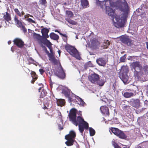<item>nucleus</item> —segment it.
Masks as SVG:
<instances>
[{"label":"nucleus","mask_w":148,"mask_h":148,"mask_svg":"<svg viewBox=\"0 0 148 148\" xmlns=\"http://www.w3.org/2000/svg\"><path fill=\"white\" fill-rule=\"evenodd\" d=\"M77 110L74 108H72L69 111L68 114L69 120L76 126L78 125L79 130L81 133H83L84 129L87 130L89 127L88 124L84 120L82 117V112L79 111L77 113Z\"/></svg>","instance_id":"f257e3e1"},{"label":"nucleus","mask_w":148,"mask_h":148,"mask_svg":"<svg viewBox=\"0 0 148 148\" xmlns=\"http://www.w3.org/2000/svg\"><path fill=\"white\" fill-rule=\"evenodd\" d=\"M97 5L103 8V6H105L106 9V13L108 15L111 16L113 19L115 18L116 23L114 24L115 26L117 27H121L124 26V21L123 19L118 18L115 16L114 10L110 6L112 7L114 5V3L112 0H104L100 1L96 0Z\"/></svg>","instance_id":"f03ea898"},{"label":"nucleus","mask_w":148,"mask_h":148,"mask_svg":"<svg viewBox=\"0 0 148 148\" xmlns=\"http://www.w3.org/2000/svg\"><path fill=\"white\" fill-rule=\"evenodd\" d=\"M130 67L132 69L134 70V76L138 80L140 79L144 75H148V66L145 65L143 66L139 61L132 62L130 65Z\"/></svg>","instance_id":"7ed1b4c3"},{"label":"nucleus","mask_w":148,"mask_h":148,"mask_svg":"<svg viewBox=\"0 0 148 148\" xmlns=\"http://www.w3.org/2000/svg\"><path fill=\"white\" fill-rule=\"evenodd\" d=\"M65 48L67 52L73 56L78 59H80L81 57L79 52L75 47L67 44L65 45Z\"/></svg>","instance_id":"20e7f679"},{"label":"nucleus","mask_w":148,"mask_h":148,"mask_svg":"<svg viewBox=\"0 0 148 148\" xmlns=\"http://www.w3.org/2000/svg\"><path fill=\"white\" fill-rule=\"evenodd\" d=\"M76 133L73 131H71L68 134L65 136V139L67 140L65 144L68 146H71L73 145L75 141Z\"/></svg>","instance_id":"39448f33"},{"label":"nucleus","mask_w":148,"mask_h":148,"mask_svg":"<svg viewBox=\"0 0 148 148\" xmlns=\"http://www.w3.org/2000/svg\"><path fill=\"white\" fill-rule=\"evenodd\" d=\"M111 131L115 135L120 138L124 139L127 138L126 135L123 132L118 128L112 127Z\"/></svg>","instance_id":"423d86ee"},{"label":"nucleus","mask_w":148,"mask_h":148,"mask_svg":"<svg viewBox=\"0 0 148 148\" xmlns=\"http://www.w3.org/2000/svg\"><path fill=\"white\" fill-rule=\"evenodd\" d=\"M55 75L58 77L62 79H64L66 77V74L62 67L61 66L55 72Z\"/></svg>","instance_id":"0eeeda50"},{"label":"nucleus","mask_w":148,"mask_h":148,"mask_svg":"<svg viewBox=\"0 0 148 148\" xmlns=\"http://www.w3.org/2000/svg\"><path fill=\"white\" fill-rule=\"evenodd\" d=\"M121 4L120 10L124 12H127L129 10L128 4L125 0H118Z\"/></svg>","instance_id":"6e6552de"},{"label":"nucleus","mask_w":148,"mask_h":148,"mask_svg":"<svg viewBox=\"0 0 148 148\" xmlns=\"http://www.w3.org/2000/svg\"><path fill=\"white\" fill-rule=\"evenodd\" d=\"M14 44L20 48H23L25 45L24 42L20 38H16L13 40Z\"/></svg>","instance_id":"1a4fd4ad"},{"label":"nucleus","mask_w":148,"mask_h":148,"mask_svg":"<svg viewBox=\"0 0 148 148\" xmlns=\"http://www.w3.org/2000/svg\"><path fill=\"white\" fill-rule=\"evenodd\" d=\"M88 79L91 82L95 84L99 79V77L98 75L94 73L89 75Z\"/></svg>","instance_id":"9d476101"},{"label":"nucleus","mask_w":148,"mask_h":148,"mask_svg":"<svg viewBox=\"0 0 148 148\" xmlns=\"http://www.w3.org/2000/svg\"><path fill=\"white\" fill-rule=\"evenodd\" d=\"M121 40L123 43L128 46H131V45L132 40L128 36L122 37Z\"/></svg>","instance_id":"9b49d317"},{"label":"nucleus","mask_w":148,"mask_h":148,"mask_svg":"<svg viewBox=\"0 0 148 148\" xmlns=\"http://www.w3.org/2000/svg\"><path fill=\"white\" fill-rule=\"evenodd\" d=\"M132 106L135 108H138L140 106V100L139 99H132L130 100Z\"/></svg>","instance_id":"f8f14e48"},{"label":"nucleus","mask_w":148,"mask_h":148,"mask_svg":"<svg viewBox=\"0 0 148 148\" xmlns=\"http://www.w3.org/2000/svg\"><path fill=\"white\" fill-rule=\"evenodd\" d=\"M101 112L105 115L109 116L110 115L109 108L106 106H102L100 107Z\"/></svg>","instance_id":"ddd939ff"},{"label":"nucleus","mask_w":148,"mask_h":148,"mask_svg":"<svg viewBox=\"0 0 148 148\" xmlns=\"http://www.w3.org/2000/svg\"><path fill=\"white\" fill-rule=\"evenodd\" d=\"M41 32L44 39H46L49 38V36L48 34V33L49 32V29L46 28H44L41 29Z\"/></svg>","instance_id":"4468645a"},{"label":"nucleus","mask_w":148,"mask_h":148,"mask_svg":"<svg viewBox=\"0 0 148 148\" xmlns=\"http://www.w3.org/2000/svg\"><path fill=\"white\" fill-rule=\"evenodd\" d=\"M97 63L100 66H104L106 63V60L103 58H100L96 60Z\"/></svg>","instance_id":"2eb2a0df"},{"label":"nucleus","mask_w":148,"mask_h":148,"mask_svg":"<svg viewBox=\"0 0 148 148\" xmlns=\"http://www.w3.org/2000/svg\"><path fill=\"white\" fill-rule=\"evenodd\" d=\"M129 71V68L127 66H123L121 68L120 74L127 75Z\"/></svg>","instance_id":"dca6fc26"},{"label":"nucleus","mask_w":148,"mask_h":148,"mask_svg":"<svg viewBox=\"0 0 148 148\" xmlns=\"http://www.w3.org/2000/svg\"><path fill=\"white\" fill-rule=\"evenodd\" d=\"M77 97V96L72 93L67 98L68 99V101L70 102H74L75 101L77 102V101L76 100V97Z\"/></svg>","instance_id":"f3484780"},{"label":"nucleus","mask_w":148,"mask_h":148,"mask_svg":"<svg viewBox=\"0 0 148 148\" xmlns=\"http://www.w3.org/2000/svg\"><path fill=\"white\" fill-rule=\"evenodd\" d=\"M119 77L122 81L124 83L128 82L129 77L127 75H119Z\"/></svg>","instance_id":"a211bd4d"},{"label":"nucleus","mask_w":148,"mask_h":148,"mask_svg":"<svg viewBox=\"0 0 148 148\" xmlns=\"http://www.w3.org/2000/svg\"><path fill=\"white\" fill-rule=\"evenodd\" d=\"M3 19L5 22H9L11 20V17L10 14L7 12H6L5 14H4L3 16Z\"/></svg>","instance_id":"6ab92c4d"},{"label":"nucleus","mask_w":148,"mask_h":148,"mask_svg":"<svg viewBox=\"0 0 148 148\" xmlns=\"http://www.w3.org/2000/svg\"><path fill=\"white\" fill-rule=\"evenodd\" d=\"M14 21L16 24V25L19 27H21V26L23 25L21 21L18 20V17L16 16H15L14 18Z\"/></svg>","instance_id":"aec40b11"},{"label":"nucleus","mask_w":148,"mask_h":148,"mask_svg":"<svg viewBox=\"0 0 148 148\" xmlns=\"http://www.w3.org/2000/svg\"><path fill=\"white\" fill-rule=\"evenodd\" d=\"M49 36L51 39L56 40H58L59 38V36L54 33H51L50 34Z\"/></svg>","instance_id":"412c9836"},{"label":"nucleus","mask_w":148,"mask_h":148,"mask_svg":"<svg viewBox=\"0 0 148 148\" xmlns=\"http://www.w3.org/2000/svg\"><path fill=\"white\" fill-rule=\"evenodd\" d=\"M81 5L83 8H86L89 6V3L87 0H81Z\"/></svg>","instance_id":"4be33fe9"},{"label":"nucleus","mask_w":148,"mask_h":148,"mask_svg":"<svg viewBox=\"0 0 148 148\" xmlns=\"http://www.w3.org/2000/svg\"><path fill=\"white\" fill-rule=\"evenodd\" d=\"M76 100L77 101V103L79 105L82 106H84V105L85 104V103L83 100L77 96L76 97Z\"/></svg>","instance_id":"5701e85b"},{"label":"nucleus","mask_w":148,"mask_h":148,"mask_svg":"<svg viewBox=\"0 0 148 148\" xmlns=\"http://www.w3.org/2000/svg\"><path fill=\"white\" fill-rule=\"evenodd\" d=\"M14 11L17 15L19 17L23 16L25 14V13L24 11H22L20 12L18 9L17 8L14 9Z\"/></svg>","instance_id":"b1692460"},{"label":"nucleus","mask_w":148,"mask_h":148,"mask_svg":"<svg viewBox=\"0 0 148 148\" xmlns=\"http://www.w3.org/2000/svg\"><path fill=\"white\" fill-rule=\"evenodd\" d=\"M57 103L58 106H62L64 105L65 101L63 99H58L57 100Z\"/></svg>","instance_id":"393cba45"},{"label":"nucleus","mask_w":148,"mask_h":148,"mask_svg":"<svg viewBox=\"0 0 148 148\" xmlns=\"http://www.w3.org/2000/svg\"><path fill=\"white\" fill-rule=\"evenodd\" d=\"M123 96L125 98H130L133 97L134 95V94L132 92H125L123 94Z\"/></svg>","instance_id":"a878e982"},{"label":"nucleus","mask_w":148,"mask_h":148,"mask_svg":"<svg viewBox=\"0 0 148 148\" xmlns=\"http://www.w3.org/2000/svg\"><path fill=\"white\" fill-rule=\"evenodd\" d=\"M43 43L46 45L47 47L49 48H50L51 47V43L49 40L47 39V38L44 39V40H43Z\"/></svg>","instance_id":"bb28decb"},{"label":"nucleus","mask_w":148,"mask_h":148,"mask_svg":"<svg viewBox=\"0 0 148 148\" xmlns=\"http://www.w3.org/2000/svg\"><path fill=\"white\" fill-rule=\"evenodd\" d=\"M62 93L67 97L69 96L71 94L70 91L69 90H63L62 91Z\"/></svg>","instance_id":"cd10ccee"},{"label":"nucleus","mask_w":148,"mask_h":148,"mask_svg":"<svg viewBox=\"0 0 148 148\" xmlns=\"http://www.w3.org/2000/svg\"><path fill=\"white\" fill-rule=\"evenodd\" d=\"M47 93L46 90L44 89H42L40 95V98H43L46 95Z\"/></svg>","instance_id":"c85d7f7f"},{"label":"nucleus","mask_w":148,"mask_h":148,"mask_svg":"<svg viewBox=\"0 0 148 148\" xmlns=\"http://www.w3.org/2000/svg\"><path fill=\"white\" fill-rule=\"evenodd\" d=\"M55 32H57L60 35L65 37L66 38V39H65V40H64V41L66 42H67V36L66 34H62L59 31H58L57 30H55Z\"/></svg>","instance_id":"c756f323"},{"label":"nucleus","mask_w":148,"mask_h":148,"mask_svg":"<svg viewBox=\"0 0 148 148\" xmlns=\"http://www.w3.org/2000/svg\"><path fill=\"white\" fill-rule=\"evenodd\" d=\"M89 130L90 136H92L94 135L95 133V130L91 127H90Z\"/></svg>","instance_id":"7c9ffc66"},{"label":"nucleus","mask_w":148,"mask_h":148,"mask_svg":"<svg viewBox=\"0 0 148 148\" xmlns=\"http://www.w3.org/2000/svg\"><path fill=\"white\" fill-rule=\"evenodd\" d=\"M31 74L33 79H35V80H36L37 79L38 76L35 72L32 71L31 73Z\"/></svg>","instance_id":"2f4dec72"},{"label":"nucleus","mask_w":148,"mask_h":148,"mask_svg":"<svg viewBox=\"0 0 148 148\" xmlns=\"http://www.w3.org/2000/svg\"><path fill=\"white\" fill-rule=\"evenodd\" d=\"M33 36L34 38H36L38 40H39L41 37V36L39 34L34 33L33 34Z\"/></svg>","instance_id":"473e14b6"},{"label":"nucleus","mask_w":148,"mask_h":148,"mask_svg":"<svg viewBox=\"0 0 148 148\" xmlns=\"http://www.w3.org/2000/svg\"><path fill=\"white\" fill-rule=\"evenodd\" d=\"M66 14L69 17H72L73 16V13L70 11L66 10Z\"/></svg>","instance_id":"72a5a7b5"},{"label":"nucleus","mask_w":148,"mask_h":148,"mask_svg":"<svg viewBox=\"0 0 148 148\" xmlns=\"http://www.w3.org/2000/svg\"><path fill=\"white\" fill-rule=\"evenodd\" d=\"M126 58V55L125 54L120 58V61L121 62H125Z\"/></svg>","instance_id":"f704fd0d"},{"label":"nucleus","mask_w":148,"mask_h":148,"mask_svg":"<svg viewBox=\"0 0 148 148\" xmlns=\"http://www.w3.org/2000/svg\"><path fill=\"white\" fill-rule=\"evenodd\" d=\"M99 80V81H97L96 83H97V85H99L100 86H103L105 83L104 81L102 80Z\"/></svg>","instance_id":"c9c22d12"},{"label":"nucleus","mask_w":148,"mask_h":148,"mask_svg":"<svg viewBox=\"0 0 148 148\" xmlns=\"http://www.w3.org/2000/svg\"><path fill=\"white\" fill-rule=\"evenodd\" d=\"M43 86V85L41 83L38 84L37 87L38 88V90L39 92H40L41 90H42V89H44Z\"/></svg>","instance_id":"e433bc0d"},{"label":"nucleus","mask_w":148,"mask_h":148,"mask_svg":"<svg viewBox=\"0 0 148 148\" xmlns=\"http://www.w3.org/2000/svg\"><path fill=\"white\" fill-rule=\"evenodd\" d=\"M51 61L53 62L54 64H56L57 63V60L54 57H52L51 58Z\"/></svg>","instance_id":"4c0bfd02"},{"label":"nucleus","mask_w":148,"mask_h":148,"mask_svg":"<svg viewBox=\"0 0 148 148\" xmlns=\"http://www.w3.org/2000/svg\"><path fill=\"white\" fill-rule=\"evenodd\" d=\"M104 45L105 46V48H107L110 44V42L109 41L107 40L104 42Z\"/></svg>","instance_id":"58836bf2"},{"label":"nucleus","mask_w":148,"mask_h":148,"mask_svg":"<svg viewBox=\"0 0 148 148\" xmlns=\"http://www.w3.org/2000/svg\"><path fill=\"white\" fill-rule=\"evenodd\" d=\"M26 20L30 23H36L35 21L32 20L31 18H27L26 19Z\"/></svg>","instance_id":"ea45409f"},{"label":"nucleus","mask_w":148,"mask_h":148,"mask_svg":"<svg viewBox=\"0 0 148 148\" xmlns=\"http://www.w3.org/2000/svg\"><path fill=\"white\" fill-rule=\"evenodd\" d=\"M112 145L114 146V148H121L118 144L114 141L112 142Z\"/></svg>","instance_id":"a19ab883"},{"label":"nucleus","mask_w":148,"mask_h":148,"mask_svg":"<svg viewBox=\"0 0 148 148\" xmlns=\"http://www.w3.org/2000/svg\"><path fill=\"white\" fill-rule=\"evenodd\" d=\"M29 16H30V17H33V16L29 14H27V15H24V18H23V19H26V18H29Z\"/></svg>","instance_id":"79ce46f5"},{"label":"nucleus","mask_w":148,"mask_h":148,"mask_svg":"<svg viewBox=\"0 0 148 148\" xmlns=\"http://www.w3.org/2000/svg\"><path fill=\"white\" fill-rule=\"evenodd\" d=\"M21 28H22V29L23 30V31L24 33H25L27 32V29L25 26L22 25V26H21Z\"/></svg>","instance_id":"37998d69"},{"label":"nucleus","mask_w":148,"mask_h":148,"mask_svg":"<svg viewBox=\"0 0 148 148\" xmlns=\"http://www.w3.org/2000/svg\"><path fill=\"white\" fill-rule=\"evenodd\" d=\"M47 3L46 0H41L40 3L42 5H45Z\"/></svg>","instance_id":"c03bdc74"},{"label":"nucleus","mask_w":148,"mask_h":148,"mask_svg":"<svg viewBox=\"0 0 148 148\" xmlns=\"http://www.w3.org/2000/svg\"><path fill=\"white\" fill-rule=\"evenodd\" d=\"M40 73L42 75V74L44 73L45 72V71L42 69H40L39 70Z\"/></svg>","instance_id":"a18cd8bd"},{"label":"nucleus","mask_w":148,"mask_h":148,"mask_svg":"<svg viewBox=\"0 0 148 148\" xmlns=\"http://www.w3.org/2000/svg\"><path fill=\"white\" fill-rule=\"evenodd\" d=\"M69 23L72 24H73V25H75L76 24V23H75V22L73 21H70V22H69Z\"/></svg>","instance_id":"49530a36"},{"label":"nucleus","mask_w":148,"mask_h":148,"mask_svg":"<svg viewBox=\"0 0 148 148\" xmlns=\"http://www.w3.org/2000/svg\"><path fill=\"white\" fill-rule=\"evenodd\" d=\"M29 61H31L32 62H34V60L32 58H29Z\"/></svg>","instance_id":"de8ad7c7"},{"label":"nucleus","mask_w":148,"mask_h":148,"mask_svg":"<svg viewBox=\"0 0 148 148\" xmlns=\"http://www.w3.org/2000/svg\"><path fill=\"white\" fill-rule=\"evenodd\" d=\"M43 47L44 48V50L46 52H49L47 50V48L43 46Z\"/></svg>","instance_id":"09e8293b"},{"label":"nucleus","mask_w":148,"mask_h":148,"mask_svg":"<svg viewBox=\"0 0 148 148\" xmlns=\"http://www.w3.org/2000/svg\"><path fill=\"white\" fill-rule=\"evenodd\" d=\"M42 108V109H44L45 110L48 109V108L46 106H45L43 107Z\"/></svg>","instance_id":"8fccbe9b"},{"label":"nucleus","mask_w":148,"mask_h":148,"mask_svg":"<svg viewBox=\"0 0 148 148\" xmlns=\"http://www.w3.org/2000/svg\"><path fill=\"white\" fill-rule=\"evenodd\" d=\"M130 147L128 145H124V147H123V148H129Z\"/></svg>","instance_id":"3c124183"},{"label":"nucleus","mask_w":148,"mask_h":148,"mask_svg":"<svg viewBox=\"0 0 148 148\" xmlns=\"http://www.w3.org/2000/svg\"><path fill=\"white\" fill-rule=\"evenodd\" d=\"M36 80H35V79H32L31 81V82L32 83V84H34V82H35V81Z\"/></svg>","instance_id":"603ef678"},{"label":"nucleus","mask_w":148,"mask_h":148,"mask_svg":"<svg viewBox=\"0 0 148 148\" xmlns=\"http://www.w3.org/2000/svg\"><path fill=\"white\" fill-rule=\"evenodd\" d=\"M127 108H129V107L127 106H123V108L125 109Z\"/></svg>","instance_id":"864d4df0"},{"label":"nucleus","mask_w":148,"mask_h":148,"mask_svg":"<svg viewBox=\"0 0 148 148\" xmlns=\"http://www.w3.org/2000/svg\"><path fill=\"white\" fill-rule=\"evenodd\" d=\"M146 43L147 45V48L148 49V42H146Z\"/></svg>","instance_id":"5fc2aeb1"},{"label":"nucleus","mask_w":148,"mask_h":148,"mask_svg":"<svg viewBox=\"0 0 148 148\" xmlns=\"http://www.w3.org/2000/svg\"><path fill=\"white\" fill-rule=\"evenodd\" d=\"M58 52L59 54V56H60V53H61V51L60 50H58Z\"/></svg>","instance_id":"6e6d98bb"},{"label":"nucleus","mask_w":148,"mask_h":148,"mask_svg":"<svg viewBox=\"0 0 148 148\" xmlns=\"http://www.w3.org/2000/svg\"><path fill=\"white\" fill-rule=\"evenodd\" d=\"M147 93L148 94V85L147 86Z\"/></svg>","instance_id":"4d7b16f0"},{"label":"nucleus","mask_w":148,"mask_h":148,"mask_svg":"<svg viewBox=\"0 0 148 148\" xmlns=\"http://www.w3.org/2000/svg\"><path fill=\"white\" fill-rule=\"evenodd\" d=\"M11 43V41H8V44L9 45L10 44V43Z\"/></svg>","instance_id":"13d9d810"},{"label":"nucleus","mask_w":148,"mask_h":148,"mask_svg":"<svg viewBox=\"0 0 148 148\" xmlns=\"http://www.w3.org/2000/svg\"><path fill=\"white\" fill-rule=\"evenodd\" d=\"M91 64V62H88V64Z\"/></svg>","instance_id":"bf43d9fd"},{"label":"nucleus","mask_w":148,"mask_h":148,"mask_svg":"<svg viewBox=\"0 0 148 148\" xmlns=\"http://www.w3.org/2000/svg\"><path fill=\"white\" fill-rule=\"evenodd\" d=\"M138 148H141V147L139 146V147H138Z\"/></svg>","instance_id":"052dcab7"},{"label":"nucleus","mask_w":148,"mask_h":148,"mask_svg":"<svg viewBox=\"0 0 148 148\" xmlns=\"http://www.w3.org/2000/svg\"><path fill=\"white\" fill-rule=\"evenodd\" d=\"M11 50L12 51V52H13V50H12V48L11 49Z\"/></svg>","instance_id":"680f3d73"},{"label":"nucleus","mask_w":148,"mask_h":148,"mask_svg":"<svg viewBox=\"0 0 148 148\" xmlns=\"http://www.w3.org/2000/svg\"><path fill=\"white\" fill-rule=\"evenodd\" d=\"M1 25H0V28H1Z\"/></svg>","instance_id":"e2e57ef3"},{"label":"nucleus","mask_w":148,"mask_h":148,"mask_svg":"<svg viewBox=\"0 0 148 148\" xmlns=\"http://www.w3.org/2000/svg\"><path fill=\"white\" fill-rule=\"evenodd\" d=\"M63 129V128H62L61 129V130H62Z\"/></svg>","instance_id":"0e129e2a"},{"label":"nucleus","mask_w":148,"mask_h":148,"mask_svg":"<svg viewBox=\"0 0 148 148\" xmlns=\"http://www.w3.org/2000/svg\"><path fill=\"white\" fill-rule=\"evenodd\" d=\"M92 44H93V43H92Z\"/></svg>","instance_id":"69168bd1"}]
</instances>
